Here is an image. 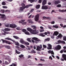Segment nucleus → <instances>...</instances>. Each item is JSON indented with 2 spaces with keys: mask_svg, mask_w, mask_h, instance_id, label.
I'll list each match as a JSON object with an SVG mask.
<instances>
[{
  "mask_svg": "<svg viewBox=\"0 0 66 66\" xmlns=\"http://www.w3.org/2000/svg\"><path fill=\"white\" fill-rule=\"evenodd\" d=\"M1 40L2 41L3 43H6L7 42V41L3 39H1Z\"/></svg>",
  "mask_w": 66,
  "mask_h": 66,
  "instance_id": "nucleus-20",
  "label": "nucleus"
},
{
  "mask_svg": "<svg viewBox=\"0 0 66 66\" xmlns=\"http://www.w3.org/2000/svg\"><path fill=\"white\" fill-rule=\"evenodd\" d=\"M44 34L45 35H47L48 34V33L47 32H44Z\"/></svg>",
  "mask_w": 66,
  "mask_h": 66,
  "instance_id": "nucleus-55",
  "label": "nucleus"
},
{
  "mask_svg": "<svg viewBox=\"0 0 66 66\" xmlns=\"http://www.w3.org/2000/svg\"><path fill=\"white\" fill-rule=\"evenodd\" d=\"M34 10V9H31V12H33Z\"/></svg>",
  "mask_w": 66,
  "mask_h": 66,
  "instance_id": "nucleus-56",
  "label": "nucleus"
},
{
  "mask_svg": "<svg viewBox=\"0 0 66 66\" xmlns=\"http://www.w3.org/2000/svg\"><path fill=\"white\" fill-rule=\"evenodd\" d=\"M35 1V0H28V1H30L31 3H32L34 2Z\"/></svg>",
  "mask_w": 66,
  "mask_h": 66,
  "instance_id": "nucleus-32",
  "label": "nucleus"
},
{
  "mask_svg": "<svg viewBox=\"0 0 66 66\" xmlns=\"http://www.w3.org/2000/svg\"><path fill=\"white\" fill-rule=\"evenodd\" d=\"M47 4V1L46 0H44L42 2V4L43 5H45V4Z\"/></svg>",
  "mask_w": 66,
  "mask_h": 66,
  "instance_id": "nucleus-15",
  "label": "nucleus"
},
{
  "mask_svg": "<svg viewBox=\"0 0 66 66\" xmlns=\"http://www.w3.org/2000/svg\"><path fill=\"white\" fill-rule=\"evenodd\" d=\"M53 28H56L57 29V28H59V27L57 25H53Z\"/></svg>",
  "mask_w": 66,
  "mask_h": 66,
  "instance_id": "nucleus-19",
  "label": "nucleus"
},
{
  "mask_svg": "<svg viewBox=\"0 0 66 66\" xmlns=\"http://www.w3.org/2000/svg\"><path fill=\"white\" fill-rule=\"evenodd\" d=\"M31 41L33 43H35V41L33 40H31Z\"/></svg>",
  "mask_w": 66,
  "mask_h": 66,
  "instance_id": "nucleus-63",
  "label": "nucleus"
},
{
  "mask_svg": "<svg viewBox=\"0 0 66 66\" xmlns=\"http://www.w3.org/2000/svg\"><path fill=\"white\" fill-rule=\"evenodd\" d=\"M20 41L21 43V44H24V42H25V41L22 40H20Z\"/></svg>",
  "mask_w": 66,
  "mask_h": 66,
  "instance_id": "nucleus-27",
  "label": "nucleus"
},
{
  "mask_svg": "<svg viewBox=\"0 0 66 66\" xmlns=\"http://www.w3.org/2000/svg\"><path fill=\"white\" fill-rule=\"evenodd\" d=\"M63 40L66 41V36H64L63 37Z\"/></svg>",
  "mask_w": 66,
  "mask_h": 66,
  "instance_id": "nucleus-36",
  "label": "nucleus"
},
{
  "mask_svg": "<svg viewBox=\"0 0 66 66\" xmlns=\"http://www.w3.org/2000/svg\"><path fill=\"white\" fill-rule=\"evenodd\" d=\"M6 39H7V40H11V41H13V42L15 43V44L16 45L18 46H19V44L18 43V42H16L15 41L13 40H12V39L11 38H6Z\"/></svg>",
  "mask_w": 66,
  "mask_h": 66,
  "instance_id": "nucleus-3",
  "label": "nucleus"
},
{
  "mask_svg": "<svg viewBox=\"0 0 66 66\" xmlns=\"http://www.w3.org/2000/svg\"><path fill=\"white\" fill-rule=\"evenodd\" d=\"M32 28H33V29H36V27L35 25H33L32 26Z\"/></svg>",
  "mask_w": 66,
  "mask_h": 66,
  "instance_id": "nucleus-37",
  "label": "nucleus"
},
{
  "mask_svg": "<svg viewBox=\"0 0 66 66\" xmlns=\"http://www.w3.org/2000/svg\"><path fill=\"white\" fill-rule=\"evenodd\" d=\"M51 54H53V55H54V52H53V51H51Z\"/></svg>",
  "mask_w": 66,
  "mask_h": 66,
  "instance_id": "nucleus-46",
  "label": "nucleus"
},
{
  "mask_svg": "<svg viewBox=\"0 0 66 66\" xmlns=\"http://www.w3.org/2000/svg\"><path fill=\"white\" fill-rule=\"evenodd\" d=\"M55 49L57 50H59L61 49V46L60 45H58L55 47Z\"/></svg>",
  "mask_w": 66,
  "mask_h": 66,
  "instance_id": "nucleus-7",
  "label": "nucleus"
},
{
  "mask_svg": "<svg viewBox=\"0 0 66 66\" xmlns=\"http://www.w3.org/2000/svg\"><path fill=\"white\" fill-rule=\"evenodd\" d=\"M52 51L51 50H49L48 51V53L49 54H50L51 52Z\"/></svg>",
  "mask_w": 66,
  "mask_h": 66,
  "instance_id": "nucleus-51",
  "label": "nucleus"
},
{
  "mask_svg": "<svg viewBox=\"0 0 66 66\" xmlns=\"http://www.w3.org/2000/svg\"><path fill=\"white\" fill-rule=\"evenodd\" d=\"M39 14H37L36 15L35 18V20L36 21H38V20L39 19Z\"/></svg>",
  "mask_w": 66,
  "mask_h": 66,
  "instance_id": "nucleus-5",
  "label": "nucleus"
},
{
  "mask_svg": "<svg viewBox=\"0 0 66 66\" xmlns=\"http://www.w3.org/2000/svg\"><path fill=\"white\" fill-rule=\"evenodd\" d=\"M27 40L30 43H32V41H31V40H30V39L29 38H28L27 39Z\"/></svg>",
  "mask_w": 66,
  "mask_h": 66,
  "instance_id": "nucleus-35",
  "label": "nucleus"
},
{
  "mask_svg": "<svg viewBox=\"0 0 66 66\" xmlns=\"http://www.w3.org/2000/svg\"><path fill=\"white\" fill-rule=\"evenodd\" d=\"M25 45H30V44L29 43L27 42H25L24 43V44Z\"/></svg>",
  "mask_w": 66,
  "mask_h": 66,
  "instance_id": "nucleus-25",
  "label": "nucleus"
},
{
  "mask_svg": "<svg viewBox=\"0 0 66 66\" xmlns=\"http://www.w3.org/2000/svg\"><path fill=\"white\" fill-rule=\"evenodd\" d=\"M62 42V41L61 40H59L57 42L58 43H59V44H61Z\"/></svg>",
  "mask_w": 66,
  "mask_h": 66,
  "instance_id": "nucleus-49",
  "label": "nucleus"
},
{
  "mask_svg": "<svg viewBox=\"0 0 66 66\" xmlns=\"http://www.w3.org/2000/svg\"><path fill=\"white\" fill-rule=\"evenodd\" d=\"M32 39H33V40H37L38 41V42H40V39H38V38L35 37H34L32 38Z\"/></svg>",
  "mask_w": 66,
  "mask_h": 66,
  "instance_id": "nucleus-11",
  "label": "nucleus"
},
{
  "mask_svg": "<svg viewBox=\"0 0 66 66\" xmlns=\"http://www.w3.org/2000/svg\"><path fill=\"white\" fill-rule=\"evenodd\" d=\"M25 34H27V35H29V34H30V33L28 31H26V32H25Z\"/></svg>",
  "mask_w": 66,
  "mask_h": 66,
  "instance_id": "nucleus-41",
  "label": "nucleus"
},
{
  "mask_svg": "<svg viewBox=\"0 0 66 66\" xmlns=\"http://www.w3.org/2000/svg\"><path fill=\"white\" fill-rule=\"evenodd\" d=\"M0 16H1V18L2 19H4L5 20L6 19V17L5 16V15L4 14H0Z\"/></svg>",
  "mask_w": 66,
  "mask_h": 66,
  "instance_id": "nucleus-8",
  "label": "nucleus"
},
{
  "mask_svg": "<svg viewBox=\"0 0 66 66\" xmlns=\"http://www.w3.org/2000/svg\"><path fill=\"white\" fill-rule=\"evenodd\" d=\"M23 24H24V25H26V24H27V22H24L23 23Z\"/></svg>",
  "mask_w": 66,
  "mask_h": 66,
  "instance_id": "nucleus-60",
  "label": "nucleus"
},
{
  "mask_svg": "<svg viewBox=\"0 0 66 66\" xmlns=\"http://www.w3.org/2000/svg\"><path fill=\"white\" fill-rule=\"evenodd\" d=\"M6 48L7 49H10V46H5Z\"/></svg>",
  "mask_w": 66,
  "mask_h": 66,
  "instance_id": "nucleus-34",
  "label": "nucleus"
},
{
  "mask_svg": "<svg viewBox=\"0 0 66 66\" xmlns=\"http://www.w3.org/2000/svg\"><path fill=\"white\" fill-rule=\"evenodd\" d=\"M57 7H61V4H58L57 5Z\"/></svg>",
  "mask_w": 66,
  "mask_h": 66,
  "instance_id": "nucleus-44",
  "label": "nucleus"
},
{
  "mask_svg": "<svg viewBox=\"0 0 66 66\" xmlns=\"http://www.w3.org/2000/svg\"><path fill=\"white\" fill-rule=\"evenodd\" d=\"M10 12V11L8 10H6L5 11V12Z\"/></svg>",
  "mask_w": 66,
  "mask_h": 66,
  "instance_id": "nucleus-52",
  "label": "nucleus"
},
{
  "mask_svg": "<svg viewBox=\"0 0 66 66\" xmlns=\"http://www.w3.org/2000/svg\"><path fill=\"white\" fill-rule=\"evenodd\" d=\"M59 12H66V9L65 10H59Z\"/></svg>",
  "mask_w": 66,
  "mask_h": 66,
  "instance_id": "nucleus-22",
  "label": "nucleus"
},
{
  "mask_svg": "<svg viewBox=\"0 0 66 66\" xmlns=\"http://www.w3.org/2000/svg\"><path fill=\"white\" fill-rule=\"evenodd\" d=\"M40 46H38L37 47L36 50H37V51H40V50L39 49H42V45H40Z\"/></svg>",
  "mask_w": 66,
  "mask_h": 66,
  "instance_id": "nucleus-10",
  "label": "nucleus"
},
{
  "mask_svg": "<svg viewBox=\"0 0 66 66\" xmlns=\"http://www.w3.org/2000/svg\"><path fill=\"white\" fill-rule=\"evenodd\" d=\"M0 12L1 13H3H3H4V12H5V10H1Z\"/></svg>",
  "mask_w": 66,
  "mask_h": 66,
  "instance_id": "nucleus-29",
  "label": "nucleus"
},
{
  "mask_svg": "<svg viewBox=\"0 0 66 66\" xmlns=\"http://www.w3.org/2000/svg\"><path fill=\"white\" fill-rule=\"evenodd\" d=\"M40 5H37L36 6V9H39L40 7Z\"/></svg>",
  "mask_w": 66,
  "mask_h": 66,
  "instance_id": "nucleus-23",
  "label": "nucleus"
},
{
  "mask_svg": "<svg viewBox=\"0 0 66 66\" xmlns=\"http://www.w3.org/2000/svg\"><path fill=\"white\" fill-rule=\"evenodd\" d=\"M39 36H42V37H45V35H43V34L41 33L39 34Z\"/></svg>",
  "mask_w": 66,
  "mask_h": 66,
  "instance_id": "nucleus-24",
  "label": "nucleus"
},
{
  "mask_svg": "<svg viewBox=\"0 0 66 66\" xmlns=\"http://www.w3.org/2000/svg\"><path fill=\"white\" fill-rule=\"evenodd\" d=\"M5 31H10V29L8 28H5L4 29Z\"/></svg>",
  "mask_w": 66,
  "mask_h": 66,
  "instance_id": "nucleus-26",
  "label": "nucleus"
},
{
  "mask_svg": "<svg viewBox=\"0 0 66 66\" xmlns=\"http://www.w3.org/2000/svg\"><path fill=\"white\" fill-rule=\"evenodd\" d=\"M61 44H65V42L64 41H61Z\"/></svg>",
  "mask_w": 66,
  "mask_h": 66,
  "instance_id": "nucleus-45",
  "label": "nucleus"
},
{
  "mask_svg": "<svg viewBox=\"0 0 66 66\" xmlns=\"http://www.w3.org/2000/svg\"><path fill=\"white\" fill-rule=\"evenodd\" d=\"M32 56L30 55H29L28 57V59H30L31 58V57Z\"/></svg>",
  "mask_w": 66,
  "mask_h": 66,
  "instance_id": "nucleus-61",
  "label": "nucleus"
},
{
  "mask_svg": "<svg viewBox=\"0 0 66 66\" xmlns=\"http://www.w3.org/2000/svg\"><path fill=\"white\" fill-rule=\"evenodd\" d=\"M16 30H20V27H18L16 28Z\"/></svg>",
  "mask_w": 66,
  "mask_h": 66,
  "instance_id": "nucleus-47",
  "label": "nucleus"
},
{
  "mask_svg": "<svg viewBox=\"0 0 66 66\" xmlns=\"http://www.w3.org/2000/svg\"><path fill=\"white\" fill-rule=\"evenodd\" d=\"M22 31L23 32L25 33L26 32L27 30L25 29H23L22 30Z\"/></svg>",
  "mask_w": 66,
  "mask_h": 66,
  "instance_id": "nucleus-38",
  "label": "nucleus"
},
{
  "mask_svg": "<svg viewBox=\"0 0 66 66\" xmlns=\"http://www.w3.org/2000/svg\"><path fill=\"white\" fill-rule=\"evenodd\" d=\"M63 50H61L60 51V53H63Z\"/></svg>",
  "mask_w": 66,
  "mask_h": 66,
  "instance_id": "nucleus-57",
  "label": "nucleus"
},
{
  "mask_svg": "<svg viewBox=\"0 0 66 66\" xmlns=\"http://www.w3.org/2000/svg\"><path fill=\"white\" fill-rule=\"evenodd\" d=\"M27 30L29 31L31 34H38V32L37 31H36V30H33L30 28H27Z\"/></svg>",
  "mask_w": 66,
  "mask_h": 66,
  "instance_id": "nucleus-2",
  "label": "nucleus"
},
{
  "mask_svg": "<svg viewBox=\"0 0 66 66\" xmlns=\"http://www.w3.org/2000/svg\"><path fill=\"white\" fill-rule=\"evenodd\" d=\"M6 44H9V45H11V44H12V43H10V41H7V43Z\"/></svg>",
  "mask_w": 66,
  "mask_h": 66,
  "instance_id": "nucleus-39",
  "label": "nucleus"
},
{
  "mask_svg": "<svg viewBox=\"0 0 66 66\" xmlns=\"http://www.w3.org/2000/svg\"><path fill=\"white\" fill-rule=\"evenodd\" d=\"M5 64L6 65H8V64H9V63L7 62V61H5Z\"/></svg>",
  "mask_w": 66,
  "mask_h": 66,
  "instance_id": "nucleus-50",
  "label": "nucleus"
},
{
  "mask_svg": "<svg viewBox=\"0 0 66 66\" xmlns=\"http://www.w3.org/2000/svg\"><path fill=\"white\" fill-rule=\"evenodd\" d=\"M28 23H33V21H32V20L31 19H29L28 20Z\"/></svg>",
  "mask_w": 66,
  "mask_h": 66,
  "instance_id": "nucleus-18",
  "label": "nucleus"
},
{
  "mask_svg": "<svg viewBox=\"0 0 66 66\" xmlns=\"http://www.w3.org/2000/svg\"><path fill=\"white\" fill-rule=\"evenodd\" d=\"M15 52L17 54H20V53H21L20 52H18V51L17 50H15Z\"/></svg>",
  "mask_w": 66,
  "mask_h": 66,
  "instance_id": "nucleus-31",
  "label": "nucleus"
},
{
  "mask_svg": "<svg viewBox=\"0 0 66 66\" xmlns=\"http://www.w3.org/2000/svg\"><path fill=\"white\" fill-rule=\"evenodd\" d=\"M50 38H48L44 40V42H49L50 40Z\"/></svg>",
  "mask_w": 66,
  "mask_h": 66,
  "instance_id": "nucleus-17",
  "label": "nucleus"
},
{
  "mask_svg": "<svg viewBox=\"0 0 66 66\" xmlns=\"http://www.w3.org/2000/svg\"><path fill=\"white\" fill-rule=\"evenodd\" d=\"M21 21L22 22H24V21H25V20H22Z\"/></svg>",
  "mask_w": 66,
  "mask_h": 66,
  "instance_id": "nucleus-59",
  "label": "nucleus"
},
{
  "mask_svg": "<svg viewBox=\"0 0 66 66\" xmlns=\"http://www.w3.org/2000/svg\"><path fill=\"white\" fill-rule=\"evenodd\" d=\"M55 4H59L61 3V1L59 0H57V1H55L54 2Z\"/></svg>",
  "mask_w": 66,
  "mask_h": 66,
  "instance_id": "nucleus-12",
  "label": "nucleus"
},
{
  "mask_svg": "<svg viewBox=\"0 0 66 66\" xmlns=\"http://www.w3.org/2000/svg\"><path fill=\"white\" fill-rule=\"evenodd\" d=\"M42 9L43 10H47L48 9V5L42 6Z\"/></svg>",
  "mask_w": 66,
  "mask_h": 66,
  "instance_id": "nucleus-9",
  "label": "nucleus"
},
{
  "mask_svg": "<svg viewBox=\"0 0 66 66\" xmlns=\"http://www.w3.org/2000/svg\"><path fill=\"white\" fill-rule=\"evenodd\" d=\"M10 28H16L17 26L15 24H11L10 25Z\"/></svg>",
  "mask_w": 66,
  "mask_h": 66,
  "instance_id": "nucleus-4",
  "label": "nucleus"
},
{
  "mask_svg": "<svg viewBox=\"0 0 66 66\" xmlns=\"http://www.w3.org/2000/svg\"><path fill=\"white\" fill-rule=\"evenodd\" d=\"M54 23H55L54 21H53L51 22V24H54Z\"/></svg>",
  "mask_w": 66,
  "mask_h": 66,
  "instance_id": "nucleus-54",
  "label": "nucleus"
},
{
  "mask_svg": "<svg viewBox=\"0 0 66 66\" xmlns=\"http://www.w3.org/2000/svg\"><path fill=\"white\" fill-rule=\"evenodd\" d=\"M21 5L22 7H20V11H23V10L25 9L26 8L28 9L29 7L32 6V4L27 5L26 6V5L24 3H22L21 4Z\"/></svg>",
  "mask_w": 66,
  "mask_h": 66,
  "instance_id": "nucleus-1",
  "label": "nucleus"
},
{
  "mask_svg": "<svg viewBox=\"0 0 66 66\" xmlns=\"http://www.w3.org/2000/svg\"><path fill=\"white\" fill-rule=\"evenodd\" d=\"M31 53H36V52H35L34 50L31 51Z\"/></svg>",
  "mask_w": 66,
  "mask_h": 66,
  "instance_id": "nucleus-33",
  "label": "nucleus"
},
{
  "mask_svg": "<svg viewBox=\"0 0 66 66\" xmlns=\"http://www.w3.org/2000/svg\"><path fill=\"white\" fill-rule=\"evenodd\" d=\"M63 51L64 52L66 53V49H64L63 50Z\"/></svg>",
  "mask_w": 66,
  "mask_h": 66,
  "instance_id": "nucleus-53",
  "label": "nucleus"
},
{
  "mask_svg": "<svg viewBox=\"0 0 66 66\" xmlns=\"http://www.w3.org/2000/svg\"><path fill=\"white\" fill-rule=\"evenodd\" d=\"M5 26L6 27H7V28H10V25L9 24H6Z\"/></svg>",
  "mask_w": 66,
  "mask_h": 66,
  "instance_id": "nucleus-30",
  "label": "nucleus"
},
{
  "mask_svg": "<svg viewBox=\"0 0 66 66\" xmlns=\"http://www.w3.org/2000/svg\"><path fill=\"white\" fill-rule=\"evenodd\" d=\"M62 57L63 58V59L62 58H61L60 59V60L62 61H64V60L66 61V55L63 54L62 55Z\"/></svg>",
  "mask_w": 66,
  "mask_h": 66,
  "instance_id": "nucleus-6",
  "label": "nucleus"
},
{
  "mask_svg": "<svg viewBox=\"0 0 66 66\" xmlns=\"http://www.w3.org/2000/svg\"><path fill=\"white\" fill-rule=\"evenodd\" d=\"M51 37L52 39H54V36H51Z\"/></svg>",
  "mask_w": 66,
  "mask_h": 66,
  "instance_id": "nucleus-62",
  "label": "nucleus"
},
{
  "mask_svg": "<svg viewBox=\"0 0 66 66\" xmlns=\"http://www.w3.org/2000/svg\"><path fill=\"white\" fill-rule=\"evenodd\" d=\"M57 37L60 38H61L63 37V35L61 34H59V35L57 36Z\"/></svg>",
  "mask_w": 66,
  "mask_h": 66,
  "instance_id": "nucleus-16",
  "label": "nucleus"
},
{
  "mask_svg": "<svg viewBox=\"0 0 66 66\" xmlns=\"http://www.w3.org/2000/svg\"><path fill=\"white\" fill-rule=\"evenodd\" d=\"M8 61L9 62V63H11V59H9L8 60Z\"/></svg>",
  "mask_w": 66,
  "mask_h": 66,
  "instance_id": "nucleus-64",
  "label": "nucleus"
},
{
  "mask_svg": "<svg viewBox=\"0 0 66 66\" xmlns=\"http://www.w3.org/2000/svg\"><path fill=\"white\" fill-rule=\"evenodd\" d=\"M40 61H42V62H45V61L44 59H40Z\"/></svg>",
  "mask_w": 66,
  "mask_h": 66,
  "instance_id": "nucleus-48",
  "label": "nucleus"
},
{
  "mask_svg": "<svg viewBox=\"0 0 66 66\" xmlns=\"http://www.w3.org/2000/svg\"><path fill=\"white\" fill-rule=\"evenodd\" d=\"M59 34V32H57V31H55L54 32L53 34V35L57 36V35Z\"/></svg>",
  "mask_w": 66,
  "mask_h": 66,
  "instance_id": "nucleus-14",
  "label": "nucleus"
},
{
  "mask_svg": "<svg viewBox=\"0 0 66 66\" xmlns=\"http://www.w3.org/2000/svg\"><path fill=\"white\" fill-rule=\"evenodd\" d=\"M23 56H24V55L22 54H21V55H20L19 56V57L20 58H21V57H23Z\"/></svg>",
  "mask_w": 66,
  "mask_h": 66,
  "instance_id": "nucleus-28",
  "label": "nucleus"
},
{
  "mask_svg": "<svg viewBox=\"0 0 66 66\" xmlns=\"http://www.w3.org/2000/svg\"><path fill=\"white\" fill-rule=\"evenodd\" d=\"M43 48H47V46H46V45H43Z\"/></svg>",
  "mask_w": 66,
  "mask_h": 66,
  "instance_id": "nucleus-43",
  "label": "nucleus"
},
{
  "mask_svg": "<svg viewBox=\"0 0 66 66\" xmlns=\"http://www.w3.org/2000/svg\"><path fill=\"white\" fill-rule=\"evenodd\" d=\"M13 37L16 39H19V38L16 36H13Z\"/></svg>",
  "mask_w": 66,
  "mask_h": 66,
  "instance_id": "nucleus-21",
  "label": "nucleus"
},
{
  "mask_svg": "<svg viewBox=\"0 0 66 66\" xmlns=\"http://www.w3.org/2000/svg\"><path fill=\"white\" fill-rule=\"evenodd\" d=\"M47 46L48 47H47V49L48 50H50V49H52V45L51 44H47Z\"/></svg>",
  "mask_w": 66,
  "mask_h": 66,
  "instance_id": "nucleus-13",
  "label": "nucleus"
},
{
  "mask_svg": "<svg viewBox=\"0 0 66 66\" xmlns=\"http://www.w3.org/2000/svg\"><path fill=\"white\" fill-rule=\"evenodd\" d=\"M2 5H5L6 4H5V2H3L2 3Z\"/></svg>",
  "mask_w": 66,
  "mask_h": 66,
  "instance_id": "nucleus-42",
  "label": "nucleus"
},
{
  "mask_svg": "<svg viewBox=\"0 0 66 66\" xmlns=\"http://www.w3.org/2000/svg\"><path fill=\"white\" fill-rule=\"evenodd\" d=\"M42 0H39V2L40 3H42Z\"/></svg>",
  "mask_w": 66,
  "mask_h": 66,
  "instance_id": "nucleus-58",
  "label": "nucleus"
},
{
  "mask_svg": "<svg viewBox=\"0 0 66 66\" xmlns=\"http://www.w3.org/2000/svg\"><path fill=\"white\" fill-rule=\"evenodd\" d=\"M21 48H26V47H25V46L24 45H21Z\"/></svg>",
  "mask_w": 66,
  "mask_h": 66,
  "instance_id": "nucleus-40",
  "label": "nucleus"
}]
</instances>
